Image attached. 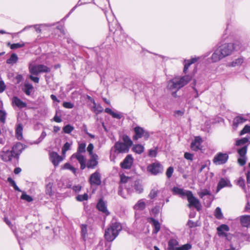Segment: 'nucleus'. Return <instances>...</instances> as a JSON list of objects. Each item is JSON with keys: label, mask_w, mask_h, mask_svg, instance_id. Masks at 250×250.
Listing matches in <instances>:
<instances>
[{"label": "nucleus", "mask_w": 250, "mask_h": 250, "mask_svg": "<svg viewBox=\"0 0 250 250\" xmlns=\"http://www.w3.org/2000/svg\"><path fill=\"white\" fill-rule=\"evenodd\" d=\"M242 46L240 42L236 41L234 43H225L218 47L211 56L213 62H217L221 59L231 54L235 50H242Z\"/></svg>", "instance_id": "1"}, {"label": "nucleus", "mask_w": 250, "mask_h": 250, "mask_svg": "<svg viewBox=\"0 0 250 250\" xmlns=\"http://www.w3.org/2000/svg\"><path fill=\"white\" fill-rule=\"evenodd\" d=\"M191 78L190 75H185L180 78L175 77L168 82L167 87L170 90H178L186 85Z\"/></svg>", "instance_id": "2"}, {"label": "nucleus", "mask_w": 250, "mask_h": 250, "mask_svg": "<svg viewBox=\"0 0 250 250\" xmlns=\"http://www.w3.org/2000/svg\"><path fill=\"white\" fill-rule=\"evenodd\" d=\"M134 135L132 139L134 141H137L139 139L143 138L144 140H147L149 136V132L142 127L137 126L133 129Z\"/></svg>", "instance_id": "3"}, {"label": "nucleus", "mask_w": 250, "mask_h": 250, "mask_svg": "<svg viewBox=\"0 0 250 250\" xmlns=\"http://www.w3.org/2000/svg\"><path fill=\"white\" fill-rule=\"evenodd\" d=\"M29 72L33 75H38L40 73L49 72L50 69L43 64L30 65L29 67Z\"/></svg>", "instance_id": "4"}, {"label": "nucleus", "mask_w": 250, "mask_h": 250, "mask_svg": "<svg viewBox=\"0 0 250 250\" xmlns=\"http://www.w3.org/2000/svg\"><path fill=\"white\" fill-rule=\"evenodd\" d=\"M187 200L189 203L188 207H194L198 211L201 209L202 206L199 200L195 197L191 191H188L187 195Z\"/></svg>", "instance_id": "5"}, {"label": "nucleus", "mask_w": 250, "mask_h": 250, "mask_svg": "<svg viewBox=\"0 0 250 250\" xmlns=\"http://www.w3.org/2000/svg\"><path fill=\"white\" fill-rule=\"evenodd\" d=\"M229 157L228 153L219 152L214 156L212 161L216 165H223L227 163Z\"/></svg>", "instance_id": "6"}, {"label": "nucleus", "mask_w": 250, "mask_h": 250, "mask_svg": "<svg viewBox=\"0 0 250 250\" xmlns=\"http://www.w3.org/2000/svg\"><path fill=\"white\" fill-rule=\"evenodd\" d=\"M163 167L159 163H154L147 167V170L152 175H157L163 171Z\"/></svg>", "instance_id": "7"}, {"label": "nucleus", "mask_w": 250, "mask_h": 250, "mask_svg": "<svg viewBox=\"0 0 250 250\" xmlns=\"http://www.w3.org/2000/svg\"><path fill=\"white\" fill-rule=\"evenodd\" d=\"M0 157L3 161L8 162L10 161L15 155L12 151L5 146L0 152Z\"/></svg>", "instance_id": "8"}, {"label": "nucleus", "mask_w": 250, "mask_h": 250, "mask_svg": "<svg viewBox=\"0 0 250 250\" xmlns=\"http://www.w3.org/2000/svg\"><path fill=\"white\" fill-rule=\"evenodd\" d=\"M101 176L100 172L97 170L92 174L89 178V183L91 185L100 186L101 184Z\"/></svg>", "instance_id": "9"}, {"label": "nucleus", "mask_w": 250, "mask_h": 250, "mask_svg": "<svg viewBox=\"0 0 250 250\" xmlns=\"http://www.w3.org/2000/svg\"><path fill=\"white\" fill-rule=\"evenodd\" d=\"M202 142V139L200 136L195 137L194 140L191 143V149L195 151L201 150L202 147L201 144Z\"/></svg>", "instance_id": "10"}, {"label": "nucleus", "mask_w": 250, "mask_h": 250, "mask_svg": "<svg viewBox=\"0 0 250 250\" xmlns=\"http://www.w3.org/2000/svg\"><path fill=\"white\" fill-rule=\"evenodd\" d=\"M133 162V158L131 155H127L124 159L120 165L122 168L129 169L131 168Z\"/></svg>", "instance_id": "11"}, {"label": "nucleus", "mask_w": 250, "mask_h": 250, "mask_svg": "<svg viewBox=\"0 0 250 250\" xmlns=\"http://www.w3.org/2000/svg\"><path fill=\"white\" fill-rule=\"evenodd\" d=\"M98 156L97 155L90 156V158L87 163L86 167L88 168L94 169L98 165Z\"/></svg>", "instance_id": "12"}, {"label": "nucleus", "mask_w": 250, "mask_h": 250, "mask_svg": "<svg viewBox=\"0 0 250 250\" xmlns=\"http://www.w3.org/2000/svg\"><path fill=\"white\" fill-rule=\"evenodd\" d=\"M114 147L115 151L118 153H127L129 151V148L126 146L125 144L122 142H117L115 143Z\"/></svg>", "instance_id": "13"}, {"label": "nucleus", "mask_w": 250, "mask_h": 250, "mask_svg": "<svg viewBox=\"0 0 250 250\" xmlns=\"http://www.w3.org/2000/svg\"><path fill=\"white\" fill-rule=\"evenodd\" d=\"M50 159L55 166H57L62 160V158L55 152L50 153Z\"/></svg>", "instance_id": "14"}, {"label": "nucleus", "mask_w": 250, "mask_h": 250, "mask_svg": "<svg viewBox=\"0 0 250 250\" xmlns=\"http://www.w3.org/2000/svg\"><path fill=\"white\" fill-rule=\"evenodd\" d=\"M108 229H110L113 234L117 236L119 232L122 230V228L120 223L115 222H112L110 225V227Z\"/></svg>", "instance_id": "15"}, {"label": "nucleus", "mask_w": 250, "mask_h": 250, "mask_svg": "<svg viewBox=\"0 0 250 250\" xmlns=\"http://www.w3.org/2000/svg\"><path fill=\"white\" fill-rule=\"evenodd\" d=\"M225 187L231 188L232 185L229 179L223 178H221L217 185V192H218L221 189Z\"/></svg>", "instance_id": "16"}, {"label": "nucleus", "mask_w": 250, "mask_h": 250, "mask_svg": "<svg viewBox=\"0 0 250 250\" xmlns=\"http://www.w3.org/2000/svg\"><path fill=\"white\" fill-rule=\"evenodd\" d=\"M97 208L99 211L103 212L106 215L109 214V212L107 209L106 205L103 199H101L99 201L97 205Z\"/></svg>", "instance_id": "17"}, {"label": "nucleus", "mask_w": 250, "mask_h": 250, "mask_svg": "<svg viewBox=\"0 0 250 250\" xmlns=\"http://www.w3.org/2000/svg\"><path fill=\"white\" fill-rule=\"evenodd\" d=\"M229 230V226L226 224H222L217 228V234L220 237H224Z\"/></svg>", "instance_id": "18"}, {"label": "nucleus", "mask_w": 250, "mask_h": 250, "mask_svg": "<svg viewBox=\"0 0 250 250\" xmlns=\"http://www.w3.org/2000/svg\"><path fill=\"white\" fill-rule=\"evenodd\" d=\"M23 149V146L22 144L21 143H17L13 146L11 151L15 155V157H16L21 153Z\"/></svg>", "instance_id": "19"}, {"label": "nucleus", "mask_w": 250, "mask_h": 250, "mask_svg": "<svg viewBox=\"0 0 250 250\" xmlns=\"http://www.w3.org/2000/svg\"><path fill=\"white\" fill-rule=\"evenodd\" d=\"M13 104L19 108H23L27 106V104L17 97H14L12 99Z\"/></svg>", "instance_id": "20"}, {"label": "nucleus", "mask_w": 250, "mask_h": 250, "mask_svg": "<svg viewBox=\"0 0 250 250\" xmlns=\"http://www.w3.org/2000/svg\"><path fill=\"white\" fill-rule=\"evenodd\" d=\"M241 225L245 227H250V215H243L240 217Z\"/></svg>", "instance_id": "21"}, {"label": "nucleus", "mask_w": 250, "mask_h": 250, "mask_svg": "<svg viewBox=\"0 0 250 250\" xmlns=\"http://www.w3.org/2000/svg\"><path fill=\"white\" fill-rule=\"evenodd\" d=\"M246 120L247 119L242 116H238L234 118L233 121V127L236 128L239 125L243 124Z\"/></svg>", "instance_id": "22"}, {"label": "nucleus", "mask_w": 250, "mask_h": 250, "mask_svg": "<svg viewBox=\"0 0 250 250\" xmlns=\"http://www.w3.org/2000/svg\"><path fill=\"white\" fill-rule=\"evenodd\" d=\"M76 159L79 163L83 162L86 161V159L85 157L82 155L81 153H74L70 157V159L71 161H73V159Z\"/></svg>", "instance_id": "23"}, {"label": "nucleus", "mask_w": 250, "mask_h": 250, "mask_svg": "<svg viewBox=\"0 0 250 250\" xmlns=\"http://www.w3.org/2000/svg\"><path fill=\"white\" fill-rule=\"evenodd\" d=\"M117 236L112 233L110 229H106L104 233L105 239L109 242L112 241Z\"/></svg>", "instance_id": "24"}, {"label": "nucleus", "mask_w": 250, "mask_h": 250, "mask_svg": "<svg viewBox=\"0 0 250 250\" xmlns=\"http://www.w3.org/2000/svg\"><path fill=\"white\" fill-rule=\"evenodd\" d=\"M178 245L179 243L176 239H170L168 243V250H176Z\"/></svg>", "instance_id": "25"}, {"label": "nucleus", "mask_w": 250, "mask_h": 250, "mask_svg": "<svg viewBox=\"0 0 250 250\" xmlns=\"http://www.w3.org/2000/svg\"><path fill=\"white\" fill-rule=\"evenodd\" d=\"M173 191L176 194L180 195L182 197H184L185 196H186L187 197L188 193V192L189 190L186 191L183 188H180L177 187H174L173 188Z\"/></svg>", "instance_id": "26"}, {"label": "nucleus", "mask_w": 250, "mask_h": 250, "mask_svg": "<svg viewBox=\"0 0 250 250\" xmlns=\"http://www.w3.org/2000/svg\"><path fill=\"white\" fill-rule=\"evenodd\" d=\"M144 146L140 144L134 145L132 147V150L139 154H142L144 152Z\"/></svg>", "instance_id": "27"}, {"label": "nucleus", "mask_w": 250, "mask_h": 250, "mask_svg": "<svg viewBox=\"0 0 250 250\" xmlns=\"http://www.w3.org/2000/svg\"><path fill=\"white\" fill-rule=\"evenodd\" d=\"M22 125L21 124H19L16 129V135L17 138L21 140L22 139Z\"/></svg>", "instance_id": "28"}, {"label": "nucleus", "mask_w": 250, "mask_h": 250, "mask_svg": "<svg viewBox=\"0 0 250 250\" xmlns=\"http://www.w3.org/2000/svg\"><path fill=\"white\" fill-rule=\"evenodd\" d=\"M197 61V59L196 58H193L190 60H185V64L183 72L186 74L187 72V70L189 67V66L192 63L195 62Z\"/></svg>", "instance_id": "29"}, {"label": "nucleus", "mask_w": 250, "mask_h": 250, "mask_svg": "<svg viewBox=\"0 0 250 250\" xmlns=\"http://www.w3.org/2000/svg\"><path fill=\"white\" fill-rule=\"evenodd\" d=\"M146 207V204L143 200H140L134 205L135 210H143Z\"/></svg>", "instance_id": "30"}, {"label": "nucleus", "mask_w": 250, "mask_h": 250, "mask_svg": "<svg viewBox=\"0 0 250 250\" xmlns=\"http://www.w3.org/2000/svg\"><path fill=\"white\" fill-rule=\"evenodd\" d=\"M134 187L135 191L138 193H141L143 191V186L139 181H135Z\"/></svg>", "instance_id": "31"}, {"label": "nucleus", "mask_w": 250, "mask_h": 250, "mask_svg": "<svg viewBox=\"0 0 250 250\" xmlns=\"http://www.w3.org/2000/svg\"><path fill=\"white\" fill-rule=\"evenodd\" d=\"M123 143L129 149L130 147L133 145V142L130 138L127 135H124L123 137Z\"/></svg>", "instance_id": "32"}, {"label": "nucleus", "mask_w": 250, "mask_h": 250, "mask_svg": "<svg viewBox=\"0 0 250 250\" xmlns=\"http://www.w3.org/2000/svg\"><path fill=\"white\" fill-rule=\"evenodd\" d=\"M243 62V59L242 58H238L231 62L228 63L227 65L229 66L235 67L241 65Z\"/></svg>", "instance_id": "33"}, {"label": "nucleus", "mask_w": 250, "mask_h": 250, "mask_svg": "<svg viewBox=\"0 0 250 250\" xmlns=\"http://www.w3.org/2000/svg\"><path fill=\"white\" fill-rule=\"evenodd\" d=\"M18 60V57L17 54L13 53L12 54L10 58L7 59L6 62L8 64H14L17 62Z\"/></svg>", "instance_id": "34"}, {"label": "nucleus", "mask_w": 250, "mask_h": 250, "mask_svg": "<svg viewBox=\"0 0 250 250\" xmlns=\"http://www.w3.org/2000/svg\"><path fill=\"white\" fill-rule=\"evenodd\" d=\"M7 46H9L11 49H16L23 47L24 43L23 42H19L11 44L10 42H8Z\"/></svg>", "instance_id": "35"}, {"label": "nucleus", "mask_w": 250, "mask_h": 250, "mask_svg": "<svg viewBox=\"0 0 250 250\" xmlns=\"http://www.w3.org/2000/svg\"><path fill=\"white\" fill-rule=\"evenodd\" d=\"M33 89V85L29 83H25L24 92L27 95H30Z\"/></svg>", "instance_id": "36"}, {"label": "nucleus", "mask_w": 250, "mask_h": 250, "mask_svg": "<svg viewBox=\"0 0 250 250\" xmlns=\"http://www.w3.org/2000/svg\"><path fill=\"white\" fill-rule=\"evenodd\" d=\"M153 226L154 227L153 233L156 234L160 229V224L158 221L152 219Z\"/></svg>", "instance_id": "37"}, {"label": "nucleus", "mask_w": 250, "mask_h": 250, "mask_svg": "<svg viewBox=\"0 0 250 250\" xmlns=\"http://www.w3.org/2000/svg\"><path fill=\"white\" fill-rule=\"evenodd\" d=\"M87 226L86 225H81V234L82 236L84 239V240H85L87 233Z\"/></svg>", "instance_id": "38"}, {"label": "nucleus", "mask_w": 250, "mask_h": 250, "mask_svg": "<svg viewBox=\"0 0 250 250\" xmlns=\"http://www.w3.org/2000/svg\"><path fill=\"white\" fill-rule=\"evenodd\" d=\"M214 216L218 219H221L223 218V213L220 208H216L214 211Z\"/></svg>", "instance_id": "39"}, {"label": "nucleus", "mask_w": 250, "mask_h": 250, "mask_svg": "<svg viewBox=\"0 0 250 250\" xmlns=\"http://www.w3.org/2000/svg\"><path fill=\"white\" fill-rule=\"evenodd\" d=\"M86 144L81 143L79 144V146L77 149V151L76 153H84L86 151Z\"/></svg>", "instance_id": "40"}, {"label": "nucleus", "mask_w": 250, "mask_h": 250, "mask_svg": "<svg viewBox=\"0 0 250 250\" xmlns=\"http://www.w3.org/2000/svg\"><path fill=\"white\" fill-rule=\"evenodd\" d=\"M72 144L68 142H66L62 147V154L65 156L66 152L67 150L70 149Z\"/></svg>", "instance_id": "41"}, {"label": "nucleus", "mask_w": 250, "mask_h": 250, "mask_svg": "<svg viewBox=\"0 0 250 250\" xmlns=\"http://www.w3.org/2000/svg\"><path fill=\"white\" fill-rule=\"evenodd\" d=\"M199 197L203 198L206 195H210L211 192L208 189H204L198 193Z\"/></svg>", "instance_id": "42"}, {"label": "nucleus", "mask_w": 250, "mask_h": 250, "mask_svg": "<svg viewBox=\"0 0 250 250\" xmlns=\"http://www.w3.org/2000/svg\"><path fill=\"white\" fill-rule=\"evenodd\" d=\"M237 185L241 187L244 191L246 192L245 180L242 177H239L237 182Z\"/></svg>", "instance_id": "43"}, {"label": "nucleus", "mask_w": 250, "mask_h": 250, "mask_svg": "<svg viewBox=\"0 0 250 250\" xmlns=\"http://www.w3.org/2000/svg\"><path fill=\"white\" fill-rule=\"evenodd\" d=\"M53 185L52 183L50 182L46 186V193L49 196H51L52 194Z\"/></svg>", "instance_id": "44"}, {"label": "nucleus", "mask_w": 250, "mask_h": 250, "mask_svg": "<svg viewBox=\"0 0 250 250\" xmlns=\"http://www.w3.org/2000/svg\"><path fill=\"white\" fill-rule=\"evenodd\" d=\"M63 168L66 169H69L71 170L74 174H76L77 169L75 168L74 167H72L70 164L69 163H65L63 165Z\"/></svg>", "instance_id": "45"}, {"label": "nucleus", "mask_w": 250, "mask_h": 250, "mask_svg": "<svg viewBox=\"0 0 250 250\" xmlns=\"http://www.w3.org/2000/svg\"><path fill=\"white\" fill-rule=\"evenodd\" d=\"M247 151V146H244L240 149L238 150V153L240 157H246V154Z\"/></svg>", "instance_id": "46"}, {"label": "nucleus", "mask_w": 250, "mask_h": 250, "mask_svg": "<svg viewBox=\"0 0 250 250\" xmlns=\"http://www.w3.org/2000/svg\"><path fill=\"white\" fill-rule=\"evenodd\" d=\"M46 136V132L45 131H42L40 137L37 139V140L34 141L32 144H39L44 139Z\"/></svg>", "instance_id": "47"}, {"label": "nucleus", "mask_w": 250, "mask_h": 250, "mask_svg": "<svg viewBox=\"0 0 250 250\" xmlns=\"http://www.w3.org/2000/svg\"><path fill=\"white\" fill-rule=\"evenodd\" d=\"M74 129V127L70 125H67L63 127V131L65 133H70Z\"/></svg>", "instance_id": "48"}, {"label": "nucleus", "mask_w": 250, "mask_h": 250, "mask_svg": "<svg viewBox=\"0 0 250 250\" xmlns=\"http://www.w3.org/2000/svg\"><path fill=\"white\" fill-rule=\"evenodd\" d=\"M8 181L11 184V185L14 188L18 191H21L19 187L17 186L15 182L11 178L9 177L8 178Z\"/></svg>", "instance_id": "49"}, {"label": "nucleus", "mask_w": 250, "mask_h": 250, "mask_svg": "<svg viewBox=\"0 0 250 250\" xmlns=\"http://www.w3.org/2000/svg\"><path fill=\"white\" fill-rule=\"evenodd\" d=\"M21 199L27 201L28 202H30L33 201V198L31 196L26 194L25 193H23L21 196Z\"/></svg>", "instance_id": "50"}, {"label": "nucleus", "mask_w": 250, "mask_h": 250, "mask_svg": "<svg viewBox=\"0 0 250 250\" xmlns=\"http://www.w3.org/2000/svg\"><path fill=\"white\" fill-rule=\"evenodd\" d=\"M76 199L79 201H83L87 200L88 199V194L84 193L83 195H79L77 196Z\"/></svg>", "instance_id": "51"}, {"label": "nucleus", "mask_w": 250, "mask_h": 250, "mask_svg": "<svg viewBox=\"0 0 250 250\" xmlns=\"http://www.w3.org/2000/svg\"><path fill=\"white\" fill-rule=\"evenodd\" d=\"M248 141H249V138L245 137V138H243L240 140H237L235 144L236 146H240L241 145L246 144Z\"/></svg>", "instance_id": "52"}, {"label": "nucleus", "mask_w": 250, "mask_h": 250, "mask_svg": "<svg viewBox=\"0 0 250 250\" xmlns=\"http://www.w3.org/2000/svg\"><path fill=\"white\" fill-rule=\"evenodd\" d=\"M6 115L4 111L0 110V121L3 124L5 122Z\"/></svg>", "instance_id": "53"}, {"label": "nucleus", "mask_w": 250, "mask_h": 250, "mask_svg": "<svg viewBox=\"0 0 250 250\" xmlns=\"http://www.w3.org/2000/svg\"><path fill=\"white\" fill-rule=\"evenodd\" d=\"M238 236L242 238L244 240L250 241V235L246 233H239Z\"/></svg>", "instance_id": "54"}, {"label": "nucleus", "mask_w": 250, "mask_h": 250, "mask_svg": "<svg viewBox=\"0 0 250 250\" xmlns=\"http://www.w3.org/2000/svg\"><path fill=\"white\" fill-rule=\"evenodd\" d=\"M93 149H94L93 145L91 143L89 144L87 147V150L88 152V153L90 156H92L93 155H97L96 154L93 153Z\"/></svg>", "instance_id": "55"}, {"label": "nucleus", "mask_w": 250, "mask_h": 250, "mask_svg": "<svg viewBox=\"0 0 250 250\" xmlns=\"http://www.w3.org/2000/svg\"><path fill=\"white\" fill-rule=\"evenodd\" d=\"M250 132V126L246 125L243 129L241 131L240 135H243L244 134Z\"/></svg>", "instance_id": "56"}, {"label": "nucleus", "mask_w": 250, "mask_h": 250, "mask_svg": "<svg viewBox=\"0 0 250 250\" xmlns=\"http://www.w3.org/2000/svg\"><path fill=\"white\" fill-rule=\"evenodd\" d=\"M158 190L153 189L149 194V197L151 199H154L157 196Z\"/></svg>", "instance_id": "57"}, {"label": "nucleus", "mask_w": 250, "mask_h": 250, "mask_svg": "<svg viewBox=\"0 0 250 250\" xmlns=\"http://www.w3.org/2000/svg\"><path fill=\"white\" fill-rule=\"evenodd\" d=\"M62 105L64 107L68 109H71L74 107V104L71 103V102H63Z\"/></svg>", "instance_id": "58"}, {"label": "nucleus", "mask_w": 250, "mask_h": 250, "mask_svg": "<svg viewBox=\"0 0 250 250\" xmlns=\"http://www.w3.org/2000/svg\"><path fill=\"white\" fill-rule=\"evenodd\" d=\"M173 170V168L172 167H170L167 168L166 171V175L168 178H170L171 177Z\"/></svg>", "instance_id": "59"}, {"label": "nucleus", "mask_w": 250, "mask_h": 250, "mask_svg": "<svg viewBox=\"0 0 250 250\" xmlns=\"http://www.w3.org/2000/svg\"><path fill=\"white\" fill-rule=\"evenodd\" d=\"M94 110L97 113H101L103 111V109L100 105H96L95 103H94Z\"/></svg>", "instance_id": "60"}, {"label": "nucleus", "mask_w": 250, "mask_h": 250, "mask_svg": "<svg viewBox=\"0 0 250 250\" xmlns=\"http://www.w3.org/2000/svg\"><path fill=\"white\" fill-rule=\"evenodd\" d=\"M238 162L239 165L241 166H244L246 163V157H241V158L238 159Z\"/></svg>", "instance_id": "61"}, {"label": "nucleus", "mask_w": 250, "mask_h": 250, "mask_svg": "<svg viewBox=\"0 0 250 250\" xmlns=\"http://www.w3.org/2000/svg\"><path fill=\"white\" fill-rule=\"evenodd\" d=\"M184 157L187 160L192 161L193 160V155L190 153L185 152L184 154Z\"/></svg>", "instance_id": "62"}, {"label": "nucleus", "mask_w": 250, "mask_h": 250, "mask_svg": "<svg viewBox=\"0 0 250 250\" xmlns=\"http://www.w3.org/2000/svg\"><path fill=\"white\" fill-rule=\"evenodd\" d=\"M180 247L181 250H188L191 248V245L189 244H186Z\"/></svg>", "instance_id": "63"}, {"label": "nucleus", "mask_w": 250, "mask_h": 250, "mask_svg": "<svg viewBox=\"0 0 250 250\" xmlns=\"http://www.w3.org/2000/svg\"><path fill=\"white\" fill-rule=\"evenodd\" d=\"M157 155V150L156 149H150L148 155L151 157H155Z\"/></svg>", "instance_id": "64"}]
</instances>
